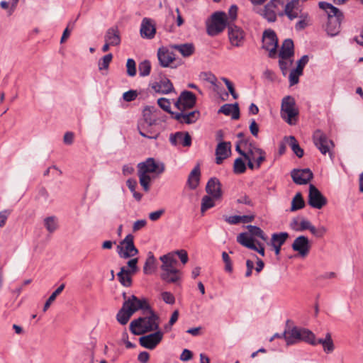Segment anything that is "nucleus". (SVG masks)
I'll use <instances>...</instances> for the list:
<instances>
[{"label": "nucleus", "instance_id": "nucleus-1", "mask_svg": "<svg viewBox=\"0 0 363 363\" xmlns=\"http://www.w3.org/2000/svg\"><path fill=\"white\" fill-rule=\"evenodd\" d=\"M143 315V317L133 320L130 324V330L134 335H141L159 330L160 317L151 306Z\"/></svg>", "mask_w": 363, "mask_h": 363}, {"label": "nucleus", "instance_id": "nucleus-2", "mask_svg": "<svg viewBox=\"0 0 363 363\" xmlns=\"http://www.w3.org/2000/svg\"><path fill=\"white\" fill-rule=\"evenodd\" d=\"M138 167L140 184L145 191L150 190L151 178L148 173L161 174L164 170V164H157L153 158H148L145 162L139 163Z\"/></svg>", "mask_w": 363, "mask_h": 363}, {"label": "nucleus", "instance_id": "nucleus-3", "mask_svg": "<svg viewBox=\"0 0 363 363\" xmlns=\"http://www.w3.org/2000/svg\"><path fill=\"white\" fill-rule=\"evenodd\" d=\"M156 118L149 108H145L143 113V118L138 121V130L141 136L149 139H157L160 133L155 128Z\"/></svg>", "mask_w": 363, "mask_h": 363}, {"label": "nucleus", "instance_id": "nucleus-4", "mask_svg": "<svg viewBox=\"0 0 363 363\" xmlns=\"http://www.w3.org/2000/svg\"><path fill=\"white\" fill-rule=\"evenodd\" d=\"M245 160L250 169H259L266 159V153L261 148L252 143H245Z\"/></svg>", "mask_w": 363, "mask_h": 363}, {"label": "nucleus", "instance_id": "nucleus-5", "mask_svg": "<svg viewBox=\"0 0 363 363\" xmlns=\"http://www.w3.org/2000/svg\"><path fill=\"white\" fill-rule=\"evenodd\" d=\"M281 117L289 125H295L298 121L299 111L294 97L286 96L283 98L281 105Z\"/></svg>", "mask_w": 363, "mask_h": 363}, {"label": "nucleus", "instance_id": "nucleus-6", "mask_svg": "<svg viewBox=\"0 0 363 363\" xmlns=\"http://www.w3.org/2000/svg\"><path fill=\"white\" fill-rule=\"evenodd\" d=\"M287 345H293L299 341H305L311 345L315 343V336L310 330L305 328H293L283 334Z\"/></svg>", "mask_w": 363, "mask_h": 363}, {"label": "nucleus", "instance_id": "nucleus-7", "mask_svg": "<svg viewBox=\"0 0 363 363\" xmlns=\"http://www.w3.org/2000/svg\"><path fill=\"white\" fill-rule=\"evenodd\" d=\"M313 143L323 155H325L328 153L330 158H332L334 143L324 133L319 130H316L313 133Z\"/></svg>", "mask_w": 363, "mask_h": 363}, {"label": "nucleus", "instance_id": "nucleus-8", "mask_svg": "<svg viewBox=\"0 0 363 363\" xmlns=\"http://www.w3.org/2000/svg\"><path fill=\"white\" fill-rule=\"evenodd\" d=\"M226 27V14L224 12H216L212 15L211 22L207 26V33L214 36L221 33Z\"/></svg>", "mask_w": 363, "mask_h": 363}, {"label": "nucleus", "instance_id": "nucleus-9", "mask_svg": "<svg viewBox=\"0 0 363 363\" xmlns=\"http://www.w3.org/2000/svg\"><path fill=\"white\" fill-rule=\"evenodd\" d=\"M133 240V235L128 234L117 246L118 253L121 257L127 259L138 253V250L134 245Z\"/></svg>", "mask_w": 363, "mask_h": 363}, {"label": "nucleus", "instance_id": "nucleus-10", "mask_svg": "<svg viewBox=\"0 0 363 363\" xmlns=\"http://www.w3.org/2000/svg\"><path fill=\"white\" fill-rule=\"evenodd\" d=\"M284 4V0H271L260 12V15L269 22H274L277 20V14L283 15V13L280 11L279 6H282Z\"/></svg>", "mask_w": 363, "mask_h": 363}, {"label": "nucleus", "instance_id": "nucleus-11", "mask_svg": "<svg viewBox=\"0 0 363 363\" xmlns=\"http://www.w3.org/2000/svg\"><path fill=\"white\" fill-rule=\"evenodd\" d=\"M133 315L138 311H143L145 314L146 310L150 309V304L145 298H138L135 295H132L123 304Z\"/></svg>", "mask_w": 363, "mask_h": 363}, {"label": "nucleus", "instance_id": "nucleus-12", "mask_svg": "<svg viewBox=\"0 0 363 363\" xmlns=\"http://www.w3.org/2000/svg\"><path fill=\"white\" fill-rule=\"evenodd\" d=\"M278 40L276 33L272 30H267L262 36V48L269 51V56L274 57L277 53Z\"/></svg>", "mask_w": 363, "mask_h": 363}, {"label": "nucleus", "instance_id": "nucleus-13", "mask_svg": "<svg viewBox=\"0 0 363 363\" xmlns=\"http://www.w3.org/2000/svg\"><path fill=\"white\" fill-rule=\"evenodd\" d=\"M308 202L312 208L321 209L327 204L328 201L314 185L310 184Z\"/></svg>", "mask_w": 363, "mask_h": 363}, {"label": "nucleus", "instance_id": "nucleus-14", "mask_svg": "<svg viewBox=\"0 0 363 363\" xmlns=\"http://www.w3.org/2000/svg\"><path fill=\"white\" fill-rule=\"evenodd\" d=\"M228 38L230 45L235 48L242 47L245 40V33L244 30L237 26H228Z\"/></svg>", "mask_w": 363, "mask_h": 363}, {"label": "nucleus", "instance_id": "nucleus-15", "mask_svg": "<svg viewBox=\"0 0 363 363\" xmlns=\"http://www.w3.org/2000/svg\"><path fill=\"white\" fill-rule=\"evenodd\" d=\"M196 96L192 92L189 91H184L181 93L175 106L180 111H185L186 109L191 108L196 104Z\"/></svg>", "mask_w": 363, "mask_h": 363}, {"label": "nucleus", "instance_id": "nucleus-16", "mask_svg": "<svg viewBox=\"0 0 363 363\" xmlns=\"http://www.w3.org/2000/svg\"><path fill=\"white\" fill-rule=\"evenodd\" d=\"M162 338L163 333L158 330H155L153 333L140 337L139 342L142 347L153 350L162 341Z\"/></svg>", "mask_w": 363, "mask_h": 363}, {"label": "nucleus", "instance_id": "nucleus-17", "mask_svg": "<svg viewBox=\"0 0 363 363\" xmlns=\"http://www.w3.org/2000/svg\"><path fill=\"white\" fill-rule=\"evenodd\" d=\"M237 242L242 246L257 251L262 256H264V248L262 244L250 238L246 234H239L237 236Z\"/></svg>", "mask_w": 363, "mask_h": 363}, {"label": "nucleus", "instance_id": "nucleus-18", "mask_svg": "<svg viewBox=\"0 0 363 363\" xmlns=\"http://www.w3.org/2000/svg\"><path fill=\"white\" fill-rule=\"evenodd\" d=\"M310 248L309 240L303 235L297 237L292 244L294 251L297 252L302 257H306L308 254Z\"/></svg>", "mask_w": 363, "mask_h": 363}, {"label": "nucleus", "instance_id": "nucleus-19", "mask_svg": "<svg viewBox=\"0 0 363 363\" xmlns=\"http://www.w3.org/2000/svg\"><path fill=\"white\" fill-rule=\"evenodd\" d=\"M140 32L142 38L152 39L156 33V26L154 21L144 18L142 20Z\"/></svg>", "mask_w": 363, "mask_h": 363}, {"label": "nucleus", "instance_id": "nucleus-20", "mask_svg": "<svg viewBox=\"0 0 363 363\" xmlns=\"http://www.w3.org/2000/svg\"><path fill=\"white\" fill-rule=\"evenodd\" d=\"M291 175L294 182L299 185L306 184L313 179V173L309 169H294Z\"/></svg>", "mask_w": 363, "mask_h": 363}, {"label": "nucleus", "instance_id": "nucleus-21", "mask_svg": "<svg viewBox=\"0 0 363 363\" xmlns=\"http://www.w3.org/2000/svg\"><path fill=\"white\" fill-rule=\"evenodd\" d=\"M231 153V143L230 142H220L216 149V162L220 164Z\"/></svg>", "mask_w": 363, "mask_h": 363}, {"label": "nucleus", "instance_id": "nucleus-22", "mask_svg": "<svg viewBox=\"0 0 363 363\" xmlns=\"http://www.w3.org/2000/svg\"><path fill=\"white\" fill-rule=\"evenodd\" d=\"M303 12L299 5V0H291L284 7V14L290 20L297 18Z\"/></svg>", "mask_w": 363, "mask_h": 363}, {"label": "nucleus", "instance_id": "nucleus-23", "mask_svg": "<svg viewBox=\"0 0 363 363\" xmlns=\"http://www.w3.org/2000/svg\"><path fill=\"white\" fill-rule=\"evenodd\" d=\"M174 118L182 123L191 124L195 123L199 118L200 113L198 111L185 113L181 111L180 113H172Z\"/></svg>", "mask_w": 363, "mask_h": 363}, {"label": "nucleus", "instance_id": "nucleus-24", "mask_svg": "<svg viewBox=\"0 0 363 363\" xmlns=\"http://www.w3.org/2000/svg\"><path fill=\"white\" fill-rule=\"evenodd\" d=\"M157 57L160 65L163 67H169L175 60V55L174 52L165 48H162L158 50Z\"/></svg>", "mask_w": 363, "mask_h": 363}, {"label": "nucleus", "instance_id": "nucleus-25", "mask_svg": "<svg viewBox=\"0 0 363 363\" xmlns=\"http://www.w3.org/2000/svg\"><path fill=\"white\" fill-rule=\"evenodd\" d=\"M206 191L213 199H220L222 197L221 184L216 178H211L208 180L206 186Z\"/></svg>", "mask_w": 363, "mask_h": 363}, {"label": "nucleus", "instance_id": "nucleus-26", "mask_svg": "<svg viewBox=\"0 0 363 363\" xmlns=\"http://www.w3.org/2000/svg\"><path fill=\"white\" fill-rule=\"evenodd\" d=\"M105 42H108L111 46H118L121 43V34L117 26L108 28L104 35Z\"/></svg>", "mask_w": 363, "mask_h": 363}, {"label": "nucleus", "instance_id": "nucleus-27", "mask_svg": "<svg viewBox=\"0 0 363 363\" xmlns=\"http://www.w3.org/2000/svg\"><path fill=\"white\" fill-rule=\"evenodd\" d=\"M169 140L174 145H182L184 147H189L191 143V138L188 133H176L170 136Z\"/></svg>", "mask_w": 363, "mask_h": 363}, {"label": "nucleus", "instance_id": "nucleus-28", "mask_svg": "<svg viewBox=\"0 0 363 363\" xmlns=\"http://www.w3.org/2000/svg\"><path fill=\"white\" fill-rule=\"evenodd\" d=\"M152 89L157 93L167 94L174 91V86L171 81L168 79H162L160 82H155L152 85Z\"/></svg>", "mask_w": 363, "mask_h": 363}, {"label": "nucleus", "instance_id": "nucleus-29", "mask_svg": "<svg viewBox=\"0 0 363 363\" xmlns=\"http://www.w3.org/2000/svg\"><path fill=\"white\" fill-rule=\"evenodd\" d=\"M340 22L337 15H330L326 24V32L328 35L334 36L340 32Z\"/></svg>", "mask_w": 363, "mask_h": 363}, {"label": "nucleus", "instance_id": "nucleus-30", "mask_svg": "<svg viewBox=\"0 0 363 363\" xmlns=\"http://www.w3.org/2000/svg\"><path fill=\"white\" fill-rule=\"evenodd\" d=\"M160 259L162 262L161 269L162 272H165L170 270L177 269L175 265L177 260L174 254L168 253L160 257Z\"/></svg>", "mask_w": 363, "mask_h": 363}, {"label": "nucleus", "instance_id": "nucleus-31", "mask_svg": "<svg viewBox=\"0 0 363 363\" xmlns=\"http://www.w3.org/2000/svg\"><path fill=\"white\" fill-rule=\"evenodd\" d=\"M182 273L179 269H174L162 272L160 274L161 279L168 284H177L182 279Z\"/></svg>", "mask_w": 363, "mask_h": 363}, {"label": "nucleus", "instance_id": "nucleus-32", "mask_svg": "<svg viewBox=\"0 0 363 363\" xmlns=\"http://www.w3.org/2000/svg\"><path fill=\"white\" fill-rule=\"evenodd\" d=\"M218 113H222L225 116H231V118L234 120H237L240 118V110L238 104H225L220 107Z\"/></svg>", "mask_w": 363, "mask_h": 363}, {"label": "nucleus", "instance_id": "nucleus-33", "mask_svg": "<svg viewBox=\"0 0 363 363\" xmlns=\"http://www.w3.org/2000/svg\"><path fill=\"white\" fill-rule=\"evenodd\" d=\"M172 48L184 57H189L195 52V46L193 43L176 44L172 45Z\"/></svg>", "mask_w": 363, "mask_h": 363}, {"label": "nucleus", "instance_id": "nucleus-34", "mask_svg": "<svg viewBox=\"0 0 363 363\" xmlns=\"http://www.w3.org/2000/svg\"><path fill=\"white\" fill-rule=\"evenodd\" d=\"M247 229L248 230V232L241 233L240 234H246L250 237V239L254 240L255 241V238H259L262 240L267 241V237L259 227L249 225L247 226Z\"/></svg>", "mask_w": 363, "mask_h": 363}, {"label": "nucleus", "instance_id": "nucleus-35", "mask_svg": "<svg viewBox=\"0 0 363 363\" xmlns=\"http://www.w3.org/2000/svg\"><path fill=\"white\" fill-rule=\"evenodd\" d=\"M200 167L199 165L197 164L190 172L188 177L187 183L191 189H194L198 186L200 181Z\"/></svg>", "mask_w": 363, "mask_h": 363}, {"label": "nucleus", "instance_id": "nucleus-36", "mask_svg": "<svg viewBox=\"0 0 363 363\" xmlns=\"http://www.w3.org/2000/svg\"><path fill=\"white\" fill-rule=\"evenodd\" d=\"M318 344L322 345L323 350L326 353H330L335 349L334 343L330 333H328L325 335V337L324 339H315V343L313 345H316Z\"/></svg>", "mask_w": 363, "mask_h": 363}, {"label": "nucleus", "instance_id": "nucleus-37", "mask_svg": "<svg viewBox=\"0 0 363 363\" xmlns=\"http://www.w3.org/2000/svg\"><path fill=\"white\" fill-rule=\"evenodd\" d=\"M130 271H128L125 267H123L121 268L120 272L117 274V277L119 282L125 287H129L132 284Z\"/></svg>", "mask_w": 363, "mask_h": 363}, {"label": "nucleus", "instance_id": "nucleus-38", "mask_svg": "<svg viewBox=\"0 0 363 363\" xmlns=\"http://www.w3.org/2000/svg\"><path fill=\"white\" fill-rule=\"evenodd\" d=\"M294 55V43L291 39H286L281 45L279 56L292 57Z\"/></svg>", "mask_w": 363, "mask_h": 363}, {"label": "nucleus", "instance_id": "nucleus-39", "mask_svg": "<svg viewBox=\"0 0 363 363\" xmlns=\"http://www.w3.org/2000/svg\"><path fill=\"white\" fill-rule=\"evenodd\" d=\"M132 315L133 314L124 306H122L116 315V319L121 325H125Z\"/></svg>", "mask_w": 363, "mask_h": 363}, {"label": "nucleus", "instance_id": "nucleus-40", "mask_svg": "<svg viewBox=\"0 0 363 363\" xmlns=\"http://www.w3.org/2000/svg\"><path fill=\"white\" fill-rule=\"evenodd\" d=\"M286 140L294 154L299 158L302 157L303 156V150L299 146L296 138L294 136H289L286 138Z\"/></svg>", "mask_w": 363, "mask_h": 363}, {"label": "nucleus", "instance_id": "nucleus-41", "mask_svg": "<svg viewBox=\"0 0 363 363\" xmlns=\"http://www.w3.org/2000/svg\"><path fill=\"white\" fill-rule=\"evenodd\" d=\"M156 259L152 252L148 253L147 258L145 263L143 271L146 274H152L155 268Z\"/></svg>", "mask_w": 363, "mask_h": 363}, {"label": "nucleus", "instance_id": "nucleus-42", "mask_svg": "<svg viewBox=\"0 0 363 363\" xmlns=\"http://www.w3.org/2000/svg\"><path fill=\"white\" fill-rule=\"evenodd\" d=\"M305 206V201L300 192L296 194L291 201V211H296L303 208Z\"/></svg>", "mask_w": 363, "mask_h": 363}, {"label": "nucleus", "instance_id": "nucleus-43", "mask_svg": "<svg viewBox=\"0 0 363 363\" xmlns=\"http://www.w3.org/2000/svg\"><path fill=\"white\" fill-rule=\"evenodd\" d=\"M297 18L299 20L295 26L296 30H301L310 24V17L307 12H303Z\"/></svg>", "mask_w": 363, "mask_h": 363}, {"label": "nucleus", "instance_id": "nucleus-44", "mask_svg": "<svg viewBox=\"0 0 363 363\" xmlns=\"http://www.w3.org/2000/svg\"><path fill=\"white\" fill-rule=\"evenodd\" d=\"M216 200H220V199H213V197L210 195L204 196L201 201V212L203 213L208 208L213 207L215 206V201Z\"/></svg>", "mask_w": 363, "mask_h": 363}, {"label": "nucleus", "instance_id": "nucleus-45", "mask_svg": "<svg viewBox=\"0 0 363 363\" xmlns=\"http://www.w3.org/2000/svg\"><path fill=\"white\" fill-rule=\"evenodd\" d=\"M289 237V234L286 232L280 233H274L272 235V245L281 246Z\"/></svg>", "mask_w": 363, "mask_h": 363}, {"label": "nucleus", "instance_id": "nucleus-46", "mask_svg": "<svg viewBox=\"0 0 363 363\" xmlns=\"http://www.w3.org/2000/svg\"><path fill=\"white\" fill-rule=\"evenodd\" d=\"M293 60L291 57H279V65L283 75L286 76L289 68L291 66Z\"/></svg>", "mask_w": 363, "mask_h": 363}, {"label": "nucleus", "instance_id": "nucleus-47", "mask_svg": "<svg viewBox=\"0 0 363 363\" xmlns=\"http://www.w3.org/2000/svg\"><path fill=\"white\" fill-rule=\"evenodd\" d=\"M65 289V284H62L48 298L47 301L45 302L43 311L45 312L50 307V304L55 300L57 296H58Z\"/></svg>", "mask_w": 363, "mask_h": 363}, {"label": "nucleus", "instance_id": "nucleus-48", "mask_svg": "<svg viewBox=\"0 0 363 363\" xmlns=\"http://www.w3.org/2000/svg\"><path fill=\"white\" fill-rule=\"evenodd\" d=\"M308 230L316 238H323L327 233L328 229L326 227L323 225H320L318 228H315L311 223L310 224Z\"/></svg>", "mask_w": 363, "mask_h": 363}, {"label": "nucleus", "instance_id": "nucleus-49", "mask_svg": "<svg viewBox=\"0 0 363 363\" xmlns=\"http://www.w3.org/2000/svg\"><path fill=\"white\" fill-rule=\"evenodd\" d=\"M311 223L309 220L306 219H303L300 221V223H298V221L294 220L291 223V226L296 231H303L305 230H308Z\"/></svg>", "mask_w": 363, "mask_h": 363}, {"label": "nucleus", "instance_id": "nucleus-50", "mask_svg": "<svg viewBox=\"0 0 363 363\" xmlns=\"http://www.w3.org/2000/svg\"><path fill=\"white\" fill-rule=\"evenodd\" d=\"M44 225L50 233H53L57 228V219L54 216L48 217L44 220Z\"/></svg>", "mask_w": 363, "mask_h": 363}, {"label": "nucleus", "instance_id": "nucleus-51", "mask_svg": "<svg viewBox=\"0 0 363 363\" xmlns=\"http://www.w3.org/2000/svg\"><path fill=\"white\" fill-rule=\"evenodd\" d=\"M246 170V165L244 160L239 157L237 158L233 164V172L235 174H242Z\"/></svg>", "mask_w": 363, "mask_h": 363}, {"label": "nucleus", "instance_id": "nucleus-52", "mask_svg": "<svg viewBox=\"0 0 363 363\" xmlns=\"http://www.w3.org/2000/svg\"><path fill=\"white\" fill-rule=\"evenodd\" d=\"M139 74L141 77H145L150 74L151 70L150 62L148 60H144L139 64Z\"/></svg>", "mask_w": 363, "mask_h": 363}, {"label": "nucleus", "instance_id": "nucleus-53", "mask_svg": "<svg viewBox=\"0 0 363 363\" xmlns=\"http://www.w3.org/2000/svg\"><path fill=\"white\" fill-rule=\"evenodd\" d=\"M319 6L320 9L325 10L328 13V16L333 14L337 15L339 12V10L337 8L326 2H319Z\"/></svg>", "mask_w": 363, "mask_h": 363}, {"label": "nucleus", "instance_id": "nucleus-54", "mask_svg": "<svg viewBox=\"0 0 363 363\" xmlns=\"http://www.w3.org/2000/svg\"><path fill=\"white\" fill-rule=\"evenodd\" d=\"M113 58L112 54H107L102 57V59L99 62V69L100 70L107 69L110 62H111Z\"/></svg>", "mask_w": 363, "mask_h": 363}, {"label": "nucleus", "instance_id": "nucleus-55", "mask_svg": "<svg viewBox=\"0 0 363 363\" xmlns=\"http://www.w3.org/2000/svg\"><path fill=\"white\" fill-rule=\"evenodd\" d=\"M178 318H179V311H178V310H175L172 313L168 323L164 325V331L165 332L170 331L172 330V325L177 321Z\"/></svg>", "mask_w": 363, "mask_h": 363}, {"label": "nucleus", "instance_id": "nucleus-56", "mask_svg": "<svg viewBox=\"0 0 363 363\" xmlns=\"http://www.w3.org/2000/svg\"><path fill=\"white\" fill-rule=\"evenodd\" d=\"M127 74L130 77H134L136 74V64L134 60L128 59L126 62Z\"/></svg>", "mask_w": 363, "mask_h": 363}, {"label": "nucleus", "instance_id": "nucleus-57", "mask_svg": "<svg viewBox=\"0 0 363 363\" xmlns=\"http://www.w3.org/2000/svg\"><path fill=\"white\" fill-rule=\"evenodd\" d=\"M162 301L169 305H173L175 303V297L169 291H163L160 294Z\"/></svg>", "mask_w": 363, "mask_h": 363}, {"label": "nucleus", "instance_id": "nucleus-58", "mask_svg": "<svg viewBox=\"0 0 363 363\" xmlns=\"http://www.w3.org/2000/svg\"><path fill=\"white\" fill-rule=\"evenodd\" d=\"M222 80L226 85L230 94L233 97V99H237L238 97V94L236 93L233 83L230 80H228L227 78H225V77L222 78Z\"/></svg>", "mask_w": 363, "mask_h": 363}, {"label": "nucleus", "instance_id": "nucleus-59", "mask_svg": "<svg viewBox=\"0 0 363 363\" xmlns=\"http://www.w3.org/2000/svg\"><path fill=\"white\" fill-rule=\"evenodd\" d=\"M200 77L205 81L209 82L213 85H216L217 82V78L215 75L210 72H203L201 74Z\"/></svg>", "mask_w": 363, "mask_h": 363}, {"label": "nucleus", "instance_id": "nucleus-60", "mask_svg": "<svg viewBox=\"0 0 363 363\" xmlns=\"http://www.w3.org/2000/svg\"><path fill=\"white\" fill-rule=\"evenodd\" d=\"M157 104L164 111L171 113H172L170 111V102L168 99L165 98H160L157 100Z\"/></svg>", "mask_w": 363, "mask_h": 363}, {"label": "nucleus", "instance_id": "nucleus-61", "mask_svg": "<svg viewBox=\"0 0 363 363\" xmlns=\"http://www.w3.org/2000/svg\"><path fill=\"white\" fill-rule=\"evenodd\" d=\"M74 26V22H69L68 23L67 27L65 29V30L62 33V36L60 40L61 43H63L69 38V36L70 35V31L72 29H73Z\"/></svg>", "mask_w": 363, "mask_h": 363}, {"label": "nucleus", "instance_id": "nucleus-62", "mask_svg": "<svg viewBox=\"0 0 363 363\" xmlns=\"http://www.w3.org/2000/svg\"><path fill=\"white\" fill-rule=\"evenodd\" d=\"M138 93L136 91L130 90L123 94V99L125 101H132L136 99Z\"/></svg>", "mask_w": 363, "mask_h": 363}, {"label": "nucleus", "instance_id": "nucleus-63", "mask_svg": "<svg viewBox=\"0 0 363 363\" xmlns=\"http://www.w3.org/2000/svg\"><path fill=\"white\" fill-rule=\"evenodd\" d=\"M308 56L303 55L298 62V65L296 68L294 69L296 72L302 74L303 67L308 62Z\"/></svg>", "mask_w": 363, "mask_h": 363}, {"label": "nucleus", "instance_id": "nucleus-64", "mask_svg": "<svg viewBox=\"0 0 363 363\" xmlns=\"http://www.w3.org/2000/svg\"><path fill=\"white\" fill-rule=\"evenodd\" d=\"M301 74L296 72V70H292L289 74V82L290 85H295L298 82V77Z\"/></svg>", "mask_w": 363, "mask_h": 363}]
</instances>
